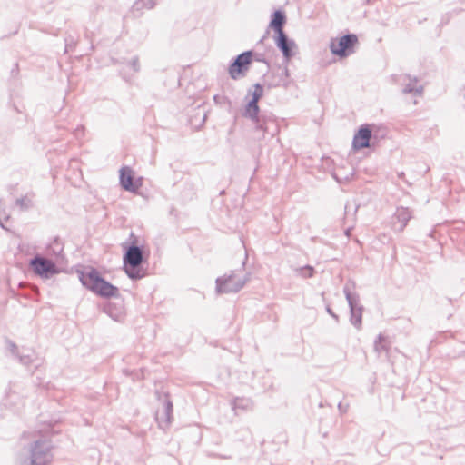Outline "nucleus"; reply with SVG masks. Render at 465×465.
I'll use <instances>...</instances> for the list:
<instances>
[{
    "instance_id": "obj_1",
    "label": "nucleus",
    "mask_w": 465,
    "mask_h": 465,
    "mask_svg": "<svg viewBox=\"0 0 465 465\" xmlns=\"http://www.w3.org/2000/svg\"><path fill=\"white\" fill-rule=\"evenodd\" d=\"M80 281L84 286L98 296L104 298L118 296V288L104 280L100 272L94 268L82 272Z\"/></svg>"
},
{
    "instance_id": "obj_2",
    "label": "nucleus",
    "mask_w": 465,
    "mask_h": 465,
    "mask_svg": "<svg viewBox=\"0 0 465 465\" xmlns=\"http://www.w3.org/2000/svg\"><path fill=\"white\" fill-rule=\"evenodd\" d=\"M143 262L142 250L137 246H131L126 250L123 258L124 270L131 279H141L145 276L144 271L142 270Z\"/></svg>"
},
{
    "instance_id": "obj_3",
    "label": "nucleus",
    "mask_w": 465,
    "mask_h": 465,
    "mask_svg": "<svg viewBox=\"0 0 465 465\" xmlns=\"http://www.w3.org/2000/svg\"><path fill=\"white\" fill-rule=\"evenodd\" d=\"M357 44V35L350 34L341 37L332 38L330 43V49L334 55L343 58L354 52V48Z\"/></svg>"
},
{
    "instance_id": "obj_4",
    "label": "nucleus",
    "mask_w": 465,
    "mask_h": 465,
    "mask_svg": "<svg viewBox=\"0 0 465 465\" xmlns=\"http://www.w3.org/2000/svg\"><path fill=\"white\" fill-rule=\"evenodd\" d=\"M30 267L35 274L44 279H48L59 273V269L54 262L42 256L34 258L30 262Z\"/></svg>"
},
{
    "instance_id": "obj_5",
    "label": "nucleus",
    "mask_w": 465,
    "mask_h": 465,
    "mask_svg": "<svg viewBox=\"0 0 465 465\" xmlns=\"http://www.w3.org/2000/svg\"><path fill=\"white\" fill-rule=\"evenodd\" d=\"M252 62V53L251 51L241 54L228 68L230 76L234 80L243 77L248 72Z\"/></svg>"
},
{
    "instance_id": "obj_6",
    "label": "nucleus",
    "mask_w": 465,
    "mask_h": 465,
    "mask_svg": "<svg viewBox=\"0 0 465 465\" xmlns=\"http://www.w3.org/2000/svg\"><path fill=\"white\" fill-rule=\"evenodd\" d=\"M120 183L124 189L134 192L141 186L140 180H135L134 172L129 167H123L120 171Z\"/></svg>"
},
{
    "instance_id": "obj_7",
    "label": "nucleus",
    "mask_w": 465,
    "mask_h": 465,
    "mask_svg": "<svg viewBox=\"0 0 465 465\" xmlns=\"http://www.w3.org/2000/svg\"><path fill=\"white\" fill-rule=\"evenodd\" d=\"M371 137V130L367 125L361 126L353 137V148L361 150L369 147Z\"/></svg>"
},
{
    "instance_id": "obj_8",
    "label": "nucleus",
    "mask_w": 465,
    "mask_h": 465,
    "mask_svg": "<svg viewBox=\"0 0 465 465\" xmlns=\"http://www.w3.org/2000/svg\"><path fill=\"white\" fill-rule=\"evenodd\" d=\"M277 46L282 50L284 57L289 59L292 55V49L294 47V43L289 41L284 33L278 34L275 39Z\"/></svg>"
},
{
    "instance_id": "obj_9",
    "label": "nucleus",
    "mask_w": 465,
    "mask_h": 465,
    "mask_svg": "<svg viewBox=\"0 0 465 465\" xmlns=\"http://www.w3.org/2000/svg\"><path fill=\"white\" fill-rule=\"evenodd\" d=\"M240 288L238 281L235 277H228L218 282V292H235Z\"/></svg>"
},
{
    "instance_id": "obj_10",
    "label": "nucleus",
    "mask_w": 465,
    "mask_h": 465,
    "mask_svg": "<svg viewBox=\"0 0 465 465\" xmlns=\"http://www.w3.org/2000/svg\"><path fill=\"white\" fill-rule=\"evenodd\" d=\"M286 18L282 12L275 11L272 15V19L270 23V26L274 29L276 34L283 33L282 26L285 24Z\"/></svg>"
},
{
    "instance_id": "obj_11",
    "label": "nucleus",
    "mask_w": 465,
    "mask_h": 465,
    "mask_svg": "<svg viewBox=\"0 0 465 465\" xmlns=\"http://www.w3.org/2000/svg\"><path fill=\"white\" fill-rule=\"evenodd\" d=\"M258 112H259L258 103H256L255 101H251L248 104V106L246 108V114L251 118H255L258 114Z\"/></svg>"
},
{
    "instance_id": "obj_12",
    "label": "nucleus",
    "mask_w": 465,
    "mask_h": 465,
    "mask_svg": "<svg viewBox=\"0 0 465 465\" xmlns=\"http://www.w3.org/2000/svg\"><path fill=\"white\" fill-rule=\"evenodd\" d=\"M43 454L44 451L39 448V443H35V446L32 450V465H37V461Z\"/></svg>"
},
{
    "instance_id": "obj_13",
    "label": "nucleus",
    "mask_w": 465,
    "mask_h": 465,
    "mask_svg": "<svg viewBox=\"0 0 465 465\" xmlns=\"http://www.w3.org/2000/svg\"><path fill=\"white\" fill-rule=\"evenodd\" d=\"M314 270L312 267H303L299 270V273L303 277H312L313 275Z\"/></svg>"
},
{
    "instance_id": "obj_14",
    "label": "nucleus",
    "mask_w": 465,
    "mask_h": 465,
    "mask_svg": "<svg viewBox=\"0 0 465 465\" xmlns=\"http://www.w3.org/2000/svg\"><path fill=\"white\" fill-rule=\"evenodd\" d=\"M262 88L259 84H257L255 86V90L253 92L252 101H255L256 103H258V101L262 97Z\"/></svg>"
}]
</instances>
